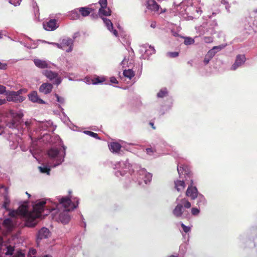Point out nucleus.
I'll list each match as a JSON object with an SVG mask.
<instances>
[{
	"instance_id": "obj_60",
	"label": "nucleus",
	"mask_w": 257,
	"mask_h": 257,
	"mask_svg": "<svg viewBox=\"0 0 257 257\" xmlns=\"http://www.w3.org/2000/svg\"><path fill=\"white\" fill-rule=\"evenodd\" d=\"M79 35H80L79 33L78 32L75 33L72 36V39L73 40V41H74L76 38L79 37Z\"/></svg>"
},
{
	"instance_id": "obj_42",
	"label": "nucleus",
	"mask_w": 257,
	"mask_h": 257,
	"mask_svg": "<svg viewBox=\"0 0 257 257\" xmlns=\"http://www.w3.org/2000/svg\"><path fill=\"white\" fill-rule=\"evenodd\" d=\"M181 202L183 204L184 207L186 208H189L191 206V203L185 198L182 199Z\"/></svg>"
},
{
	"instance_id": "obj_2",
	"label": "nucleus",
	"mask_w": 257,
	"mask_h": 257,
	"mask_svg": "<svg viewBox=\"0 0 257 257\" xmlns=\"http://www.w3.org/2000/svg\"><path fill=\"white\" fill-rule=\"evenodd\" d=\"M114 169H117L115 172V175L119 177V176H126L124 182L125 186L128 187L131 185L132 181L131 178L135 183L138 182L139 185H142V180L144 181L145 184L150 183L152 179V174L147 171L144 168H142L137 164L132 165L128 162V160L125 161H121L116 162L112 165Z\"/></svg>"
},
{
	"instance_id": "obj_61",
	"label": "nucleus",
	"mask_w": 257,
	"mask_h": 257,
	"mask_svg": "<svg viewBox=\"0 0 257 257\" xmlns=\"http://www.w3.org/2000/svg\"><path fill=\"white\" fill-rule=\"evenodd\" d=\"M141 59H147V60H149V57H147V56L144 54H142V55H141V56L140 57V58Z\"/></svg>"
},
{
	"instance_id": "obj_4",
	"label": "nucleus",
	"mask_w": 257,
	"mask_h": 257,
	"mask_svg": "<svg viewBox=\"0 0 257 257\" xmlns=\"http://www.w3.org/2000/svg\"><path fill=\"white\" fill-rule=\"evenodd\" d=\"M24 114L22 110L15 111L11 110L7 116V119L5 120L6 126L11 129H18L20 125L23 122V117Z\"/></svg>"
},
{
	"instance_id": "obj_19",
	"label": "nucleus",
	"mask_w": 257,
	"mask_h": 257,
	"mask_svg": "<svg viewBox=\"0 0 257 257\" xmlns=\"http://www.w3.org/2000/svg\"><path fill=\"white\" fill-rule=\"evenodd\" d=\"M38 124H37L40 131H46L53 124L51 120L49 121H37Z\"/></svg>"
},
{
	"instance_id": "obj_22",
	"label": "nucleus",
	"mask_w": 257,
	"mask_h": 257,
	"mask_svg": "<svg viewBox=\"0 0 257 257\" xmlns=\"http://www.w3.org/2000/svg\"><path fill=\"white\" fill-rule=\"evenodd\" d=\"M168 104L162 105L160 109V113L161 115H164L166 112L169 111L172 108L173 105V99L172 97H169L168 98Z\"/></svg>"
},
{
	"instance_id": "obj_26",
	"label": "nucleus",
	"mask_w": 257,
	"mask_h": 257,
	"mask_svg": "<svg viewBox=\"0 0 257 257\" xmlns=\"http://www.w3.org/2000/svg\"><path fill=\"white\" fill-rule=\"evenodd\" d=\"M68 16L70 19L72 20L79 19L80 18V15L78 8L70 11L68 13Z\"/></svg>"
},
{
	"instance_id": "obj_41",
	"label": "nucleus",
	"mask_w": 257,
	"mask_h": 257,
	"mask_svg": "<svg viewBox=\"0 0 257 257\" xmlns=\"http://www.w3.org/2000/svg\"><path fill=\"white\" fill-rule=\"evenodd\" d=\"M54 96L56 98L57 101L60 104H64L65 102V98L59 96L58 94L55 93Z\"/></svg>"
},
{
	"instance_id": "obj_55",
	"label": "nucleus",
	"mask_w": 257,
	"mask_h": 257,
	"mask_svg": "<svg viewBox=\"0 0 257 257\" xmlns=\"http://www.w3.org/2000/svg\"><path fill=\"white\" fill-rule=\"evenodd\" d=\"M19 43L23 45L24 47L28 48V49H35V48H37V46H35V47H31V46H28L27 44H26L25 43L23 42L22 41H19Z\"/></svg>"
},
{
	"instance_id": "obj_37",
	"label": "nucleus",
	"mask_w": 257,
	"mask_h": 257,
	"mask_svg": "<svg viewBox=\"0 0 257 257\" xmlns=\"http://www.w3.org/2000/svg\"><path fill=\"white\" fill-rule=\"evenodd\" d=\"M15 250V247L9 245L7 247V251L5 253L6 255H13Z\"/></svg>"
},
{
	"instance_id": "obj_29",
	"label": "nucleus",
	"mask_w": 257,
	"mask_h": 257,
	"mask_svg": "<svg viewBox=\"0 0 257 257\" xmlns=\"http://www.w3.org/2000/svg\"><path fill=\"white\" fill-rule=\"evenodd\" d=\"M187 249V244L186 243H182L179 246V257H184Z\"/></svg>"
},
{
	"instance_id": "obj_1",
	"label": "nucleus",
	"mask_w": 257,
	"mask_h": 257,
	"mask_svg": "<svg viewBox=\"0 0 257 257\" xmlns=\"http://www.w3.org/2000/svg\"><path fill=\"white\" fill-rule=\"evenodd\" d=\"M55 201L50 199L42 198L37 200L33 206V210H25L22 214L24 224L29 227H34L38 223L37 219H42L50 213L53 220L67 224L71 217L69 212L76 208L79 204V199L74 198V201L68 196L58 197Z\"/></svg>"
},
{
	"instance_id": "obj_28",
	"label": "nucleus",
	"mask_w": 257,
	"mask_h": 257,
	"mask_svg": "<svg viewBox=\"0 0 257 257\" xmlns=\"http://www.w3.org/2000/svg\"><path fill=\"white\" fill-rule=\"evenodd\" d=\"M4 201L2 205V207L4 208L6 210L9 211V208L8 207L10 204V200L8 194H4Z\"/></svg>"
},
{
	"instance_id": "obj_62",
	"label": "nucleus",
	"mask_w": 257,
	"mask_h": 257,
	"mask_svg": "<svg viewBox=\"0 0 257 257\" xmlns=\"http://www.w3.org/2000/svg\"><path fill=\"white\" fill-rule=\"evenodd\" d=\"M149 124L152 127L153 130H156V127L155 125L154 122L153 121H150Z\"/></svg>"
},
{
	"instance_id": "obj_18",
	"label": "nucleus",
	"mask_w": 257,
	"mask_h": 257,
	"mask_svg": "<svg viewBox=\"0 0 257 257\" xmlns=\"http://www.w3.org/2000/svg\"><path fill=\"white\" fill-rule=\"evenodd\" d=\"M109 150L113 154H117L120 151L121 145L117 142H111L108 144Z\"/></svg>"
},
{
	"instance_id": "obj_16",
	"label": "nucleus",
	"mask_w": 257,
	"mask_h": 257,
	"mask_svg": "<svg viewBox=\"0 0 257 257\" xmlns=\"http://www.w3.org/2000/svg\"><path fill=\"white\" fill-rule=\"evenodd\" d=\"M33 61L35 66L39 68L45 69L50 68L49 63L47 61L39 59H35Z\"/></svg>"
},
{
	"instance_id": "obj_51",
	"label": "nucleus",
	"mask_w": 257,
	"mask_h": 257,
	"mask_svg": "<svg viewBox=\"0 0 257 257\" xmlns=\"http://www.w3.org/2000/svg\"><path fill=\"white\" fill-rule=\"evenodd\" d=\"M100 6V8L107 7V0H99L98 2Z\"/></svg>"
},
{
	"instance_id": "obj_3",
	"label": "nucleus",
	"mask_w": 257,
	"mask_h": 257,
	"mask_svg": "<svg viewBox=\"0 0 257 257\" xmlns=\"http://www.w3.org/2000/svg\"><path fill=\"white\" fill-rule=\"evenodd\" d=\"M62 149L52 147L47 151L49 165H45L38 167L42 173L50 175L51 167L55 168L60 165L64 161L66 156V147L62 145Z\"/></svg>"
},
{
	"instance_id": "obj_43",
	"label": "nucleus",
	"mask_w": 257,
	"mask_h": 257,
	"mask_svg": "<svg viewBox=\"0 0 257 257\" xmlns=\"http://www.w3.org/2000/svg\"><path fill=\"white\" fill-rule=\"evenodd\" d=\"M179 55L178 52H169L167 53V56L170 58H176Z\"/></svg>"
},
{
	"instance_id": "obj_6",
	"label": "nucleus",
	"mask_w": 257,
	"mask_h": 257,
	"mask_svg": "<svg viewBox=\"0 0 257 257\" xmlns=\"http://www.w3.org/2000/svg\"><path fill=\"white\" fill-rule=\"evenodd\" d=\"M6 96L7 101L15 103H21L26 99L24 96H18L15 91L8 90Z\"/></svg>"
},
{
	"instance_id": "obj_46",
	"label": "nucleus",
	"mask_w": 257,
	"mask_h": 257,
	"mask_svg": "<svg viewBox=\"0 0 257 257\" xmlns=\"http://www.w3.org/2000/svg\"><path fill=\"white\" fill-rule=\"evenodd\" d=\"M226 46V45L222 44L218 46H214L213 48L216 51V53H217L218 52L224 49Z\"/></svg>"
},
{
	"instance_id": "obj_36",
	"label": "nucleus",
	"mask_w": 257,
	"mask_h": 257,
	"mask_svg": "<svg viewBox=\"0 0 257 257\" xmlns=\"http://www.w3.org/2000/svg\"><path fill=\"white\" fill-rule=\"evenodd\" d=\"M40 139L42 140V141H46L49 143H51L52 142L51 136L50 135L48 134H44L43 137H41Z\"/></svg>"
},
{
	"instance_id": "obj_53",
	"label": "nucleus",
	"mask_w": 257,
	"mask_h": 257,
	"mask_svg": "<svg viewBox=\"0 0 257 257\" xmlns=\"http://www.w3.org/2000/svg\"><path fill=\"white\" fill-rule=\"evenodd\" d=\"M211 58L209 57L206 54L204 57V59L203 60L204 64L206 65L208 64L209 62V61L211 60Z\"/></svg>"
},
{
	"instance_id": "obj_33",
	"label": "nucleus",
	"mask_w": 257,
	"mask_h": 257,
	"mask_svg": "<svg viewBox=\"0 0 257 257\" xmlns=\"http://www.w3.org/2000/svg\"><path fill=\"white\" fill-rule=\"evenodd\" d=\"M105 77L104 76L102 77H99L97 76L96 77L93 82V84L94 85H97L98 84L102 83V82H104L105 81Z\"/></svg>"
},
{
	"instance_id": "obj_15",
	"label": "nucleus",
	"mask_w": 257,
	"mask_h": 257,
	"mask_svg": "<svg viewBox=\"0 0 257 257\" xmlns=\"http://www.w3.org/2000/svg\"><path fill=\"white\" fill-rule=\"evenodd\" d=\"M142 47L145 49L144 53L147 57H149V59L150 56L156 53V50L154 47L152 45H149L148 44H143ZM140 53H144L143 50H140Z\"/></svg>"
},
{
	"instance_id": "obj_39",
	"label": "nucleus",
	"mask_w": 257,
	"mask_h": 257,
	"mask_svg": "<svg viewBox=\"0 0 257 257\" xmlns=\"http://www.w3.org/2000/svg\"><path fill=\"white\" fill-rule=\"evenodd\" d=\"M180 224L183 231L186 233L191 231V227L190 226L185 225L182 222H180Z\"/></svg>"
},
{
	"instance_id": "obj_11",
	"label": "nucleus",
	"mask_w": 257,
	"mask_h": 257,
	"mask_svg": "<svg viewBox=\"0 0 257 257\" xmlns=\"http://www.w3.org/2000/svg\"><path fill=\"white\" fill-rule=\"evenodd\" d=\"M53 84L49 82L43 83L39 88L40 92L42 93L45 95L50 94L53 89Z\"/></svg>"
},
{
	"instance_id": "obj_5",
	"label": "nucleus",
	"mask_w": 257,
	"mask_h": 257,
	"mask_svg": "<svg viewBox=\"0 0 257 257\" xmlns=\"http://www.w3.org/2000/svg\"><path fill=\"white\" fill-rule=\"evenodd\" d=\"M42 74L47 79L52 82L53 85L58 86L62 81V79L57 72L50 70H44L42 71Z\"/></svg>"
},
{
	"instance_id": "obj_52",
	"label": "nucleus",
	"mask_w": 257,
	"mask_h": 257,
	"mask_svg": "<svg viewBox=\"0 0 257 257\" xmlns=\"http://www.w3.org/2000/svg\"><path fill=\"white\" fill-rule=\"evenodd\" d=\"M49 44L56 46L57 48L61 49H63V46H62L61 43H55V42H50V43H49Z\"/></svg>"
},
{
	"instance_id": "obj_9",
	"label": "nucleus",
	"mask_w": 257,
	"mask_h": 257,
	"mask_svg": "<svg viewBox=\"0 0 257 257\" xmlns=\"http://www.w3.org/2000/svg\"><path fill=\"white\" fill-rule=\"evenodd\" d=\"M51 234L49 229L46 227H43L38 232L37 235L36 241L38 244L43 239L48 238Z\"/></svg>"
},
{
	"instance_id": "obj_48",
	"label": "nucleus",
	"mask_w": 257,
	"mask_h": 257,
	"mask_svg": "<svg viewBox=\"0 0 257 257\" xmlns=\"http://www.w3.org/2000/svg\"><path fill=\"white\" fill-rule=\"evenodd\" d=\"M58 108L60 109V111L62 113L63 115V116H64V122H65L66 120L67 119L69 121H70L69 120V118L68 117H67V116L66 115V114L65 113V112H64V109L63 108H62L61 107V106L60 105V104H58Z\"/></svg>"
},
{
	"instance_id": "obj_58",
	"label": "nucleus",
	"mask_w": 257,
	"mask_h": 257,
	"mask_svg": "<svg viewBox=\"0 0 257 257\" xmlns=\"http://www.w3.org/2000/svg\"><path fill=\"white\" fill-rule=\"evenodd\" d=\"M1 188H3L5 191V193L4 194H8V190L9 188L8 187L5 186V185H1L0 187Z\"/></svg>"
},
{
	"instance_id": "obj_38",
	"label": "nucleus",
	"mask_w": 257,
	"mask_h": 257,
	"mask_svg": "<svg viewBox=\"0 0 257 257\" xmlns=\"http://www.w3.org/2000/svg\"><path fill=\"white\" fill-rule=\"evenodd\" d=\"M156 152V150L155 149L153 148L152 147L147 148L146 149V152L147 154L150 156H154V153Z\"/></svg>"
},
{
	"instance_id": "obj_17",
	"label": "nucleus",
	"mask_w": 257,
	"mask_h": 257,
	"mask_svg": "<svg viewBox=\"0 0 257 257\" xmlns=\"http://www.w3.org/2000/svg\"><path fill=\"white\" fill-rule=\"evenodd\" d=\"M196 198L197 199L196 205L199 207H205L207 204V201L205 196L201 193H199Z\"/></svg>"
},
{
	"instance_id": "obj_35",
	"label": "nucleus",
	"mask_w": 257,
	"mask_h": 257,
	"mask_svg": "<svg viewBox=\"0 0 257 257\" xmlns=\"http://www.w3.org/2000/svg\"><path fill=\"white\" fill-rule=\"evenodd\" d=\"M184 43L186 45H190L194 43L195 41L194 39L190 37H184Z\"/></svg>"
},
{
	"instance_id": "obj_40",
	"label": "nucleus",
	"mask_w": 257,
	"mask_h": 257,
	"mask_svg": "<svg viewBox=\"0 0 257 257\" xmlns=\"http://www.w3.org/2000/svg\"><path fill=\"white\" fill-rule=\"evenodd\" d=\"M191 214L193 216H197L200 212V208L197 207H192L191 211Z\"/></svg>"
},
{
	"instance_id": "obj_24",
	"label": "nucleus",
	"mask_w": 257,
	"mask_h": 257,
	"mask_svg": "<svg viewBox=\"0 0 257 257\" xmlns=\"http://www.w3.org/2000/svg\"><path fill=\"white\" fill-rule=\"evenodd\" d=\"M111 11L109 8L102 7L100 8L98 10V15L102 19V18H104V16H109L111 14Z\"/></svg>"
},
{
	"instance_id": "obj_30",
	"label": "nucleus",
	"mask_w": 257,
	"mask_h": 257,
	"mask_svg": "<svg viewBox=\"0 0 257 257\" xmlns=\"http://www.w3.org/2000/svg\"><path fill=\"white\" fill-rule=\"evenodd\" d=\"M135 75V72L131 69H128L127 70L125 69L123 71V76L128 78L130 80H131Z\"/></svg>"
},
{
	"instance_id": "obj_63",
	"label": "nucleus",
	"mask_w": 257,
	"mask_h": 257,
	"mask_svg": "<svg viewBox=\"0 0 257 257\" xmlns=\"http://www.w3.org/2000/svg\"><path fill=\"white\" fill-rule=\"evenodd\" d=\"M15 257H25V254L21 251H19Z\"/></svg>"
},
{
	"instance_id": "obj_25",
	"label": "nucleus",
	"mask_w": 257,
	"mask_h": 257,
	"mask_svg": "<svg viewBox=\"0 0 257 257\" xmlns=\"http://www.w3.org/2000/svg\"><path fill=\"white\" fill-rule=\"evenodd\" d=\"M175 188L178 192L182 191L185 186V183L183 180H177L174 181Z\"/></svg>"
},
{
	"instance_id": "obj_12",
	"label": "nucleus",
	"mask_w": 257,
	"mask_h": 257,
	"mask_svg": "<svg viewBox=\"0 0 257 257\" xmlns=\"http://www.w3.org/2000/svg\"><path fill=\"white\" fill-rule=\"evenodd\" d=\"M62 46H63V50H64L65 46L68 47V48L66 50V52L69 53L71 52L73 50V40L70 38H65L62 40L61 41Z\"/></svg>"
},
{
	"instance_id": "obj_57",
	"label": "nucleus",
	"mask_w": 257,
	"mask_h": 257,
	"mask_svg": "<svg viewBox=\"0 0 257 257\" xmlns=\"http://www.w3.org/2000/svg\"><path fill=\"white\" fill-rule=\"evenodd\" d=\"M110 32H111L114 36H115V37H118V32L115 29H114V28H113V29H111V31H110Z\"/></svg>"
},
{
	"instance_id": "obj_59",
	"label": "nucleus",
	"mask_w": 257,
	"mask_h": 257,
	"mask_svg": "<svg viewBox=\"0 0 257 257\" xmlns=\"http://www.w3.org/2000/svg\"><path fill=\"white\" fill-rule=\"evenodd\" d=\"M98 14H97L96 13H93V14H91L90 15V17L91 18V19H96L98 18Z\"/></svg>"
},
{
	"instance_id": "obj_64",
	"label": "nucleus",
	"mask_w": 257,
	"mask_h": 257,
	"mask_svg": "<svg viewBox=\"0 0 257 257\" xmlns=\"http://www.w3.org/2000/svg\"><path fill=\"white\" fill-rule=\"evenodd\" d=\"M167 257H179V255L178 253H174V254L170 255Z\"/></svg>"
},
{
	"instance_id": "obj_45",
	"label": "nucleus",
	"mask_w": 257,
	"mask_h": 257,
	"mask_svg": "<svg viewBox=\"0 0 257 257\" xmlns=\"http://www.w3.org/2000/svg\"><path fill=\"white\" fill-rule=\"evenodd\" d=\"M9 3L16 7L19 6L22 2V0H8Z\"/></svg>"
},
{
	"instance_id": "obj_49",
	"label": "nucleus",
	"mask_w": 257,
	"mask_h": 257,
	"mask_svg": "<svg viewBox=\"0 0 257 257\" xmlns=\"http://www.w3.org/2000/svg\"><path fill=\"white\" fill-rule=\"evenodd\" d=\"M28 90L26 88L20 89L17 91H15L18 96H23L22 94L23 93H26L27 92Z\"/></svg>"
},
{
	"instance_id": "obj_54",
	"label": "nucleus",
	"mask_w": 257,
	"mask_h": 257,
	"mask_svg": "<svg viewBox=\"0 0 257 257\" xmlns=\"http://www.w3.org/2000/svg\"><path fill=\"white\" fill-rule=\"evenodd\" d=\"M8 68V64L7 63H3L0 61V69L1 70H6Z\"/></svg>"
},
{
	"instance_id": "obj_13",
	"label": "nucleus",
	"mask_w": 257,
	"mask_h": 257,
	"mask_svg": "<svg viewBox=\"0 0 257 257\" xmlns=\"http://www.w3.org/2000/svg\"><path fill=\"white\" fill-rule=\"evenodd\" d=\"M58 27L56 19H51L46 23H43V28L45 30L48 31H52L56 30Z\"/></svg>"
},
{
	"instance_id": "obj_14",
	"label": "nucleus",
	"mask_w": 257,
	"mask_h": 257,
	"mask_svg": "<svg viewBox=\"0 0 257 257\" xmlns=\"http://www.w3.org/2000/svg\"><path fill=\"white\" fill-rule=\"evenodd\" d=\"M199 193L196 187H188L186 191V195L190 197L191 200L196 199Z\"/></svg>"
},
{
	"instance_id": "obj_32",
	"label": "nucleus",
	"mask_w": 257,
	"mask_h": 257,
	"mask_svg": "<svg viewBox=\"0 0 257 257\" xmlns=\"http://www.w3.org/2000/svg\"><path fill=\"white\" fill-rule=\"evenodd\" d=\"M102 20L103 23H104L105 26L107 27V29L109 31H111V29H113V24L112 23L111 21L106 18H102Z\"/></svg>"
},
{
	"instance_id": "obj_56",
	"label": "nucleus",
	"mask_w": 257,
	"mask_h": 257,
	"mask_svg": "<svg viewBox=\"0 0 257 257\" xmlns=\"http://www.w3.org/2000/svg\"><path fill=\"white\" fill-rule=\"evenodd\" d=\"M110 82L113 84H118V81L117 80L116 78L114 76H112L110 78Z\"/></svg>"
},
{
	"instance_id": "obj_44",
	"label": "nucleus",
	"mask_w": 257,
	"mask_h": 257,
	"mask_svg": "<svg viewBox=\"0 0 257 257\" xmlns=\"http://www.w3.org/2000/svg\"><path fill=\"white\" fill-rule=\"evenodd\" d=\"M37 253V251L35 249L31 248L29 249L28 252V257H36L35 255Z\"/></svg>"
},
{
	"instance_id": "obj_23",
	"label": "nucleus",
	"mask_w": 257,
	"mask_h": 257,
	"mask_svg": "<svg viewBox=\"0 0 257 257\" xmlns=\"http://www.w3.org/2000/svg\"><path fill=\"white\" fill-rule=\"evenodd\" d=\"M79 14L83 17H86L90 15L94 9L88 7H83L78 8Z\"/></svg>"
},
{
	"instance_id": "obj_34",
	"label": "nucleus",
	"mask_w": 257,
	"mask_h": 257,
	"mask_svg": "<svg viewBox=\"0 0 257 257\" xmlns=\"http://www.w3.org/2000/svg\"><path fill=\"white\" fill-rule=\"evenodd\" d=\"M84 134L87 135L92 138H94L97 140H100V138L98 136V135L96 133H95L93 132L90 131H84L83 132Z\"/></svg>"
},
{
	"instance_id": "obj_47",
	"label": "nucleus",
	"mask_w": 257,
	"mask_h": 257,
	"mask_svg": "<svg viewBox=\"0 0 257 257\" xmlns=\"http://www.w3.org/2000/svg\"><path fill=\"white\" fill-rule=\"evenodd\" d=\"M216 54V51L213 49V48H212L211 49L208 51V52L207 53V55L209 57L212 59Z\"/></svg>"
},
{
	"instance_id": "obj_31",
	"label": "nucleus",
	"mask_w": 257,
	"mask_h": 257,
	"mask_svg": "<svg viewBox=\"0 0 257 257\" xmlns=\"http://www.w3.org/2000/svg\"><path fill=\"white\" fill-rule=\"evenodd\" d=\"M168 91L166 88H163L159 91L157 94L158 98H164L168 96Z\"/></svg>"
},
{
	"instance_id": "obj_50",
	"label": "nucleus",
	"mask_w": 257,
	"mask_h": 257,
	"mask_svg": "<svg viewBox=\"0 0 257 257\" xmlns=\"http://www.w3.org/2000/svg\"><path fill=\"white\" fill-rule=\"evenodd\" d=\"M7 92L8 90H7L6 87L0 84V94H4L6 95Z\"/></svg>"
},
{
	"instance_id": "obj_21",
	"label": "nucleus",
	"mask_w": 257,
	"mask_h": 257,
	"mask_svg": "<svg viewBox=\"0 0 257 257\" xmlns=\"http://www.w3.org/2000/svg\"><path fill=\"white\" fill-rule=\"evenodd\" d=\"M172 213L177 218L182 217L183 213V206L182 204L178 203L173 210Z\"/></svg>"
},
{
	"instance_id": "obj_27",
	"label": "nucleus",
	"mask_w": 257,
	"mask_h": 257,
	"mask_svg": "<svg viewBox=\"0 0 257 257\" xmlns=\"http://www.w3.org/2000/svg\"><path fill=\"white\" fill-rule=\"evenodd\" d=\"M4 223L10 229H12L16 225L14 220L10 218L5 219L4 221Z\"/></svg>"
},
{
	"instance_id": "obj_8",
	"label": "nucleus",
	"mask_w": 257,
	"mask_h": 257,
	"mask_svg": "<svg viewBox=\"0 0 257 257\" xmlns=\"http://www.w3.org/2000/svg\"><path fill=\"white\" fill-rule=\"evenodd\" d=\"M28 99L32 102L40 104H46V102L41 99L36 90L32 91L28 95Z\"/></svg>"
},
{
	"instance_id": "obj_7",
	"label": "nucleus",
	"mask_w": 257,
	"mask_h": 257,
	"mask_svg": "<svg viewBox=\"0 0 257 257\" xmlns=\"http://www.w3.org/2000/svg\"><path fill=\"white\" fill-rule=\"evenodd\" d=\"M246 60L245 55L244 54H238L236 55L235 61L230 67V70L232 71L236 70L245 63Z\"/></svg>"
},
{
	"instance_id": "obj_20",
	"label": "nucleus",
	"mask_w": 257,
	"mask_h": 257,
	"mask_svg": "<svg viewBox=\"0 0 257 257\" xmlns=\"http://www.w3.org/2000/svg\"><path fill=\"white\" fill-rule=\"evenodd\" d=\"M147 8L152 11L156 12L159 9L160 6L155 0H148L146 4Z\"/></svg>"
},
{
	"instance_id": "obj_10",
	"label": "nucleus",
	"mask_w": 257,
	"mask_h": 257,
	"mask_svg": "<svg viewBox=\"0 0 257 257\" xmlns=\"http://www.w3.org/2000/svg\"><path fill=\"white\" fill-rule=\"evenodd\" d=\"M177 171L180 177H181V174H184L185 176L190 178L193 174L190 167L186 165H178L177 166Z\"/></svg>"
}]
</instances>
